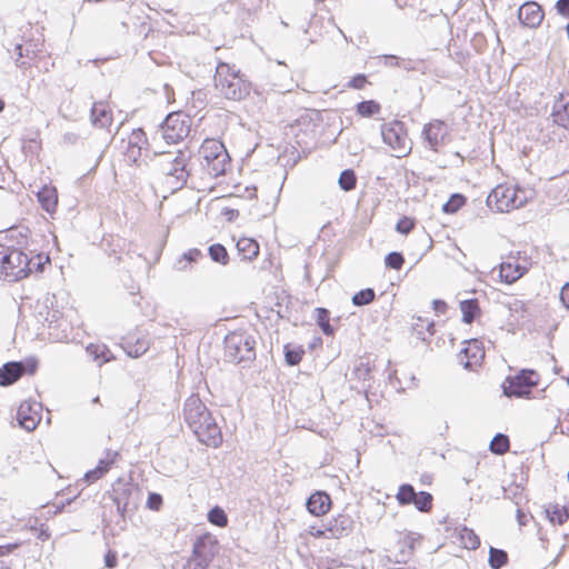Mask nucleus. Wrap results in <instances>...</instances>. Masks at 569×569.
Masks as SVG:
<instances>
[{
    "mask_svg": "<svg viewBox=\"0 0 569 569\" xmlns=\"http://www.w3.org/2000/svg\"><path fill=\"white\" fill-rule=\"evenodd\" d=\"M183 418L200 442L212 448L222 443L221 429L198 395H191L186 400Z\"/></svg>",
    "mask_w": 569,
    "mask_h": 569,
    "instance_id": "nucleus-1",
    "label": "nucleus"
},
{
    "mask_svg": "<svg viewBox=\"0 0 569 569\" xmlns=\"http://www.w3.org/2000/svg\"><path fill=\"white\" fill-rule=\"evenodd\" d=\"M193 152L189 148L156 153L154 164L162 176L163 183L172 191L188 184L192 172Z\"/></svg>",
    "mask_w": 569,
    "mask_h": 569,
    "instance_id": "nucleus-2",
    "label": "nucleus"
},
{
    "mask_svg": "<svg viewBox=\"0 0 569 569\" xmlns=\"http://www.w3.org/2000/svg\"><path fill=\"white\" fill-rule=\"evenodd\" d=\"M214 87L226 99L239 101L249 94L251 84L234 66L220 62L216 69Z\"/></svg>",
    "mask_w": 569,
    "mask_h": 569,
    "instance_id": "nucleus-3",
    "label": "nucleus"
},
{
    "mask_svg": "<svg viewBox=\"0 0 569 569\" xmlns=\"http://www.w3.org/2000/svg\"><path fill=\"white\" fill-rule=\"evenodd\" d=\"M254 346L253 337L247 332H230L224 338V358L246 368L256 359Z\"/></svg>",
    "mask_w": 569,
    "mask_h": 569,
    "instance_id": "nucleus-4",
    "label": "nucleus"
},
{
    "mask_svg": "<svg viewBox=\"0 0 569 569\" xmlns=\"http://www.w3.org/2000/svg\"><path fill=\"white\" fill-rule=\"evenodd\" d=\"M526 202V191L509 184H498L486 199L487 207L495 212H510Z\"/></svg>",
    "mask_w": 569,
    "mask_h": 569,
    "instance_id": "nucleus-5",
    "label": "nucleus"
},
{
    "mask_svg": "<svg viewBox=\"0 0 569 569\" xmlns=\"http://www.w3.org/2000/svg\"><path fill=\"white\" fill-rule=\"evenodd\" d=\"M2 272L10 281H18L32 272L29 256L17 248H2L0 250Z\"/></svg>",
    "mask_w": 569,
    "mask_h": 569,
    "instance_id": "nucleus-6",
    "label": "nucleus"
},
{
    "mask_svg": "<svg viewBox=\"0 0 569 569\" xmlns=\"http://www.w3.org/2000/svg\"><path fill=\"white\" fill-rule=\"evenodd\" d=\"M539 383V375L532 369H522L515 376H509L502 383L506 397L530 398L531 390Z\"/></svg>",
    "mask_w": 569,
    "mask_h": 569,
    "instance_id": "nucleus-7",
    "label": "nucleus"
},
{
    "mask_svg": "<svg viewBox=\"0 0 569 569\" xmlns=\"http://www.w3.org/2000/svg\"><path fill=\"white\" fill-rule=\"evenodd\" d=\"M191 119L182 112H171L162 121L160 130L162 138L169 144L178 143L188 137Z\"/></svg>",
    "mask_w": 569,
    "mask_h": 569,
    "instance_id": "nucleus-8",
    "label": "nucleus"
},
{
    "mask_svg": "<svg viewBox=\"0 0 569 569\" xmlns=\"http://www.w3.org/2000/svg\"><path fill=\"white\" fill-rule=\"evenodd\" d=\"M381 137L386 144L397 152L400 158L410 151V141L407 136L406 126L402 121L395 120L381 126Z\"/></svg>",
    "mask_w": 569,
    "mask_h": 569,
    "instance_id": "nucleus-9",
    "label": "nucleus"
},
{
    "mask_svg": "<svg viewBox=\"0 0 569 569\" xmlns=\"http://www.w3.org/2000/svg\"><path fill=\"white\" fill-rule=\"evenodd\" d=\"M218 551L217 538L211 533H204L196 539L189 565L196 563L199 569H207Z\"/></svg>",
    "mask_w": 569,
    "mask_h": 569,
    "instance_id": "nucleus-10",
    "label": "nucleus"
},
{
    "mask_svg": "<svg viewBox=\"0 0 569 569\" xmlns=\"http://www.w3.org/2000/svg\"><path fill=\"white\" fill-rule=\"evenodd\" d=\"M138 493V488L130 482L119 479L112 486L111 499L116 505L118 513L124 518L126 512L132 507H136L133 496Z\"/></svg>",
    "mask_w": 569,
    "mask_h": 569,
    "instance_id": "nucleus-11",
    "label": "nucleus"
},
{
    "mask_svg": "<svg viewBox=\"0 0 569 569\" xmlns=\"http://www.w3.org/2000/svg\"><path fill=\"white\" fill-rule=\"evenodd\" d=\"M422 134L430 149L438 151V148L445 143V139L448 136V127L446 122L435 120L423 127Z\"/></svg>",
    "mask_w": 569,
    "mask_h": 569,
    "instance_id": "nucleus-12",
    "label": "nucleus"
},
{
    "mask_svg": "<svg viewBox=\"0 0 569 569\" xmlns=\"http://www.w3.org/2000/svg\"><path fill=\"white\" fill-rule=\"evenodd\" d=\"M40 407L39 403L22 402L17 412L19 426L27 431L34 430L41 419L39 415Z\"/></svg>",
    "mask_w": 569,
    "mask_h": 569,
    "instance_id": "nucleus-13",
    "label": "nucleus"
},
{
    "mask_svg": "<svg viewBox=\"0 0 569 569\" xmlns=\"http://www.w3.org/2000/svg\"><path fill=\"white\" fill-rule=\"evenodd\" d=\"M519 21L528 28H537L543 19L541 7L535 1L525 2L518 10Z\"/></svg>",
    "mask_w": 569,
    "mask_h": 569,
    "instance_id": "nucleus-14",
    "label": "nucleus"
},
{
    "mask_svg": "<svg viewBox=\"0 0 569 569\" xmlns=\"http://www.w3.org/2000/svg\"><path fill=\"white\" fill-rule=\"evenodd\" d=\"M353 528V519L346 513L328 520L326 530L329 531L328 539H338L347 536Z\"/></svg>",
    "mask_w": 569,
    "mask_h": 569,
    "instance_id": "nucleus-15",
    "label": "nucleus"
},
{
    "mask_svg": "<svg viewBox=\"0 0 569 569\" xmlns=\"http://www.w3.org/2000/svg\"><path fill=\"white\" fill-rule=\"evenodd\" d=\"M551 117L557 126L569 130V94L560 93L555 100Z\"/></svg>",
    "mask_w": 569,
    "mask_h": 569,
    "instance_id": "nucleus-16",
    "label": "nucleus"
},
{
    "mask_svg": "<svg viewBox=\"0 0 569 569\" xmlns=\"http://www.w3.org/2000/svg\"><path fill=\"white\" fill-rule=\"evenodd\" d=\"M485 353L483 350L479 346L478 340H471L467 348H463L459 353V361L466 369H472L476 365H478Z\"/></svg>",
    "mask_w": 569,
    "mask_h": 569,
    "instance_id": "nucleus-17",
    "label": "nucleus"
},
{
    "mask_svg": "<svg viewBox=\"0 0 569 569\" xmlns=\"http://www.w3.org/2000/svg\"><path fill=\"white\" fill-rule=\"evenodd\" d=\"M308 511L316 516H322L327 513L331 506L330 496L325 491H317L312 493L307 500Z\"/></svg>",
    "mask_w": 569,
    "mask_h": 569,
    "instance_id": "nucleus-18",
    "label": "nucleus"
},
{
    "mask_svg": "<svg viewBox=\"0 0 569 569\" xmlns=\"http://www.w3.org/2000/svg\"><path fill=\"white\" fill-rule=\"evenodd\" d=\"M91 122L98 128H108L112 123L111 110L102 101L94 102L90 111Z\"/></svg>",
    "mask_w": 569,
    "mask_h": 569,
    "instance_id": "nucleus-19",
    "label": "nucleus"
},
{
    "mask_svg": "<svg viewBox=\"0 0 569 569\" xmlns=\"http://www.w3.org/2000/svg\"><path fill=\"white\" fill-rule=\"evenodd\" d=\"M23 373L22 362L11 361L0 368V386L7 387L20 379Z\"/></svg>",
    "mask_w": 569,
    "mask_h": 569,
    "instance_id": "nucleus-20",
    "label": "nucleus"
},
{
    "mask_svg": "<svg viewBox=\"0 0 569 569\" xmlns=\"http://www.w3.org/2000/svg\"><path fill=\"white\" fill-rule=\"evenodd\" d=\"M416 541L417 539L411 535L399 540L397 543L398 549L393 553V561L396 563H408L413 556Z\"/></svg>",
    "mask_w": 569,
    "mask_h": 569,
    "instance_id": "nucleus-21",
    "label": "nucleus"
},
{
    "mask_svg": "<svg viewBox=\"0 0 569 569\" xmlns=\"http://www.w3.org/2000/svg\"><path fill=\"white\" fill-rule=\"evenodd\" d=\"M37 199L43 210H46L49 213L54 212L58 204V194L56 188L43 186L37 192Z\"/></svg>",
    "mask_w": 569,
    "mask_h": 569,
    "instance_id": "nucleus-22",
    "label": "nucleus"
},
{
    "mask_svg": "<svg viewBox=\"0 0 569 569\" xmlns=\"http://www.w3.org/2000/svg\"><path fill=\"white\" fill-rule=\"evenodd\" d=\"M228 166L229 156L227 152H221L213 161L201 162L202 169L212 178L224 174Z\"/></svg>",
    "mask_w": 569,
    "mask_h": 569,
    "instance_id": "nucleus-23",
    "label": "nucleus"
},
{
    "mask_svg": "<svg viewBox=\"0 0 569 569\" xmlns=\"http://www.w3.org/2000/svg\"><path fill=\"white\" fill-rule=\"evenodd\" d=\"M527 271V268L523 266H520L519 263H512V262H502L500 264V278L506 283H513L517 281L520 277H522Z\"/></svg>",
    "mask_w": 569,
    "mask_h": 569,
    "instance_id": "nucleus-24",
    "label": "nucleus"
},
{
    "mask_svg": "<svg viewBox=\"0 0 569 569\" xmlns=\"http://www.w3.org/2000/svg\"><path fill=\"white\" fill-rule=\"evenodd\" d=\"M237 250L242 260H252L259 254V244L251 238H240L237 241Z\"/></svg>",
    "mask_w": 569,
    "mask_h": 569,
    "instance_id": "nucleus-25",
    "label": "nucleus"
},
{
    "mask_svg": "<svg viewBox=\"0 0 569 569\" xmlns=\"http://www.w3.org/2000/svg\"><path fill=\"white\" fill-rule=\"evenodd\" d=\"M221 152H227L221 142L216 140H206L200 150L202 156L201 162L213 161Z\"/></svg>",
    "mask_w": 569,
    "mask_h": 569,
    "instance_id": "nucleus-26",
    "label": "nucleus"
},
{
    "mask_svg": "<svg viewBox=\"0 0 569 569\" xmlns=\"http://www.w3.org/2000/svg\"><path fill=\"white\" fill-rule=\"evenodd\" d=\"M435 322L429 321L428 319H423L421 317L417 318V321L412 323V332L417 336L421 341H427L429 337L435 333Z\"/></svg>",
    "mask_w": 569,
    "mask_h": 569,
    "instance_id": "nucleus-27",
    "label": "nucleus"
},
{
    "mask_svg": "<svg viewBox=\"0 0 569 569\" xmlns=\"http://www.w3.org/2000/svg\"><path fill=\"white\" fill-rule=\"evenodd\" d=\"M546 515L551 523L563 525L569 518V508L558 503L549 505Z\"/></svg>",
    "mask_w": 569,
    "mask_h": 569,
    "instance_id": "nucleus-28",
    "label": "nucleus"
},
{
    "mask_svg": "<svg viewBox=\"0 0 569 569\" xmlns=\"http://www.w3.org/2000/svg\"><path fill=\"white\" fill-rule=\"evenodd\" d=\"M460 310L462 313V321L471 323L479 315L480 309L477 299H468L460 302Z\"/></svg>",
    "mask_w": 569,
    "mask_h": 569,
    "instance_id": "nucleus-29",
    "label": "nucleus"
},
{
    "mask_svg": "<svg viewBox=\"0 0 569 569\" xmlns=\"http://www.w3.org/2000/svg\"><path fill=\"white\" fill-rule=\"evenodd\" d=\"M316 321L326 336H333L335 328L330 325V312L326 308H316Z\"/></svg>",
    "mask_w": 569,
    "mask_h": 569,
    "instance_id": "nucleus-30",
    "label": "nucleus"
},
{
    "mask_svg": "<svg viewBox=\"0 0 569 569\" xmlns=\"http://www.w3.org/2000/svg\"><path fill=\"white\" fill-rule=\"evenodd\" d=\"M488 562L492 569H501L508 562V553L502 549L491 547Z\"/></svg>",
    "mask_w": 569,
    "mask_h": 569,
    "instance_id": "nucleus-31",
    "label": "nucleus"
},
{
    "mask_svg": "<svg viewBox=\"0 0 569 569\" xmlns=\"http://www.w3.org/2000/svg\"><path fill=\"white\" fill-rule=\"evenodd\" d=\"M509 438L503 433H497L489 445V449L492 453L503 455L509 450Z\"/></svg>",
    "mask_w": 569,
    "mask_h": 569,
    "instance_id": "nucleus-32",
    "label": "nucleus"
},
{
    "mask_svg": "<svg viewBox=\"0 0 569 569\" xmlns=\"http://www.w3.org/2000/svg\"><path fill=\"white\" fill-rule=\"evenodd\" d=\"M305 350L302 347H291L290 345L284 346V360L288 366H297L302 360Z\"/></svg>",
    "mask_w": 569,
    "mask_h": 569,
    "instance_id": "nucleus-33",
    "label": "nucleus"
},
{
    "mask_svg": "<svg viewBox=\"0 0 569 569\" xmlns=\"http://www.w3.org/2000/svg\"><path fill=\"white\" fill-rule=\"evenodd\" d=\"M208 252L212 261L218 262L222 266H226L229 261L228 251L220 243L211 244L208 249Z\"/></svg>",
    "mask_w": 569,
    "mask_h": 569,
    "instance_id": "nucleus-34",
    "label": "nucleus"
},
{
    "mask_svg": "<svg viewBox=\"0 0 569 569\" xmlns=\"http://www.w3.org/2000/svg\"><path fill=\"white\" fill-rule=\"evenodd\" d=\"M432 500H433V498H432L431 493H429L427 491H419V492H416V498L413 499L412 505H415V507L419 511L428 512L432 508Z\"/></svg>",
    "mask_w": 569,
    "mask_h": 569,
    "instance_id": "nucleus-35",
    "label": "nucleus"
},
{
    "mask_svg": "<svg viewBox=\"0 0 569 569\" xmlns=\"http://www.w3.org/2000/svg\"><path fill=\"white\" fill-rule=\"evenodd\" d=\"M416 492L411 485L403 483L399 487L396 498L401 506L411 505L416 498Z\"/></svg>",
    "mask_w": 569,
    "mask_h": 569,
    "instance_id": "nucleus-36",
    "label": "nucleus"
},
{
    "mask_svg": "<svg viewBox=\"0 0 569 569\" xmlns=\"http://www.w3.org/2000/svg\"><path fill=\"white\" fill-rule=\"evenodd\" d=\"M208 521L211 525L223 528L228 525V517L222 508L216 506L209 510Z\"/></svg>",
    "mask_w": 569,
    "mask_h": 569,
    "instance_id": "nucleus-37",
    "label": "nucleus"
},
{
    "mask_svg": "<svg viewBox=\"0 0 569 569\" xmlns=\"http://www.w3.org/2000/svg\"><path fill=\"white\" fill-rule=\"evenodd\" d=\"M376 299V292L371 288L362 289L352 296V303L362 307L371 303Z\"/></svg>",
    "mask_w": 569,
    "mask_h": 569,
    "instance_id": "nucleus-38",
    "label": "nucleus"
},
{
    "mask_svg": "<svg viewBox=\"0 0 569 569\" xmlns=\"http://www.w3.org/2000/svg\"><path fill=\"white\" fill-rule=\"evenodd\" d=\"M460 539L465 548L475 550L480 546L479 537L473 532V530L463 528L460 531Z\"/></svg>",
    "mask_w": 569,
    "mask_h": 569,
    "instance_id": "nucleus-39",
    "label": "nucleus"
},
{
    "mask_svg": "<svg viewBox=\"0 0 569 569\" xmlns=\"http://www.w3.org/2000/svg\"><path fill=\"white\" fill-rule=\"evenodd\" d=\"M381 107L375 100H365L357 104V112L362 117H372L379 113Z\"/></svg>",
    "mask_w": 569,
    "mask_h": 569,
    "instance_id": "nucleus-40",
    "label": "nucleus"
},
{
    "mask_svg": "<svg viewBox=\"0 0 569 569\" xmlns=\"http://www.w3.org/2000/svg\"><path fill=\"white\" fill-rule=\"evenodd\" d=\"M338 183L343 191H350L356 188L357 177L353 170L346 169L340 173Z\"/></svg>",
    "mask_w": 569,
    "mask_h": 569,
    "instance_id": "nucleus-41",
    "label": "nucleus"
},
{
    "mask_svg": "<svg viewBox=\"0 0 569 569\" xmlns=\"http://www.w3.org/2000/svg\"><path fill=\"white\" fill-rule=\"evenodd\" d=\"M466 202V197L461 193H453L449 198V200L443 203L442 211L445 213H455L457 212Z\"/></svg>",
    "mask_w": 569,
    "mask_h": 569,
    "instance_id": "nucleus-42",
    "label": "nucleus"
},
{
    "mask_svg": "<svg viewBox=\"0 0 569 569\" xmlns=\"http://www.w3.org/2000/svg\"><path fill=\"white\" fill-rule=\"evenodd\" d=\"M385 263L388 268L400 270L405 263V258L401 252H389L385 258Z\"/></svg>",
    "mask_w": 569,
    "mask_h": 569,
    "instance_id": "nucleus-43",
    "label": "nucleus"
},
{
    "mask_svg": "<svg viewBox=\"0 0 569 569\" xmlns=\"http://www.w3.org/2000/svg\"><path fill=\"white\" fill-rule=\"evenodd\" d=\"M119 453L117 451L108 450L106 457L99 460L97 468L104 475L116 462Z\"/></svg>",
    "mask_w": 569,
    "mask_h": 569,
    "instance_id": "nucleus-44",
    "label": "nucleus"
},
{
    "mask_svg": "<svg viewBox=\"0 0 569 569\" xmlns=\"http://www.w3.org/2000/svg\"><path fill=\"white\" fill-rule=\"evenodd\" d=\"M201 257H203V254L199 249H196V248L190 249L183 253L182 259L179 260L177 268L179 270H183L186 268V266H180L183 260L188 261V262H196Z\"/></svg>",
    "mask_w": 569,
    "mask_h": 569,
    "instance_id": "nucleus-45",
    "label": "nucleus"
},
{
    "mask_svg": "<svg viewBox=\"0 0 569 569\" xmlns=\"http://www.w3.org/2000/svg\"><path fill=\"white\" fill-rule=\"evenodd\" d=\"M415 227V221L409 217H402L396 224V230L399 233L408 234Z\"/></svg>",
    "mask_w": 569,
    "mask_h": 569,
    "instance_id": "nucleus-46",
    "label": "nucleus"
},
{
    "mask_svg": "<svg viewBox=\"0 0 569 569\" xmlns=\"http://www.w3.org/2000/svg\"><path fill=\"white\" fill-rule=\"evenodd\" d=\"M163 499L160 493L150 492L147 499V507L151 510H159L162 506Z\"/></svg>",
    "mask_w": 569,
    "mask_h": 569,
    "instance_id": "nucleus-47",
    "label": "nucleus"
},
{
    "mask_svg": "<svg viewBox=\"0 0 569 569\" xmlns=\"http://www.w3.org/2000/svg\"><path fill=\"white\" fill-rule=\"evenodd\" d=\"M14 52L17 54V59H16L17 66H19V67L24 66L26 62L24 61L20 62V59L23 58V57H29L30 56L29 48H24L22 44H16Z\"/></svg>",
    "mask_w": 569,
    "mask_h": 569,
    "instance_id": "nucleus-48",
    "label": "nucleus"
},
{
    "mask_svg": "<svg viewBox=\"0 0 569 569\" xmlns=\"http://www.w3.org/2000/svg\"><path fill=\"white\" fill-rule=\"evenodd\" d=\"M385 67H399V57L393 54H382L378 57Z\"/></svg>",
    "mask_w": 569,
    "mask_h": 569,
    "instance_id": "nucleus-49",
    "label": "nucleus"
},
{
    "mask_svg": "<svg viewBox=\"0 0 569 569\" xmlns=\"http://www.w3.org/2000/svg\"><path fill=\"white\" fill-rule=\"evenodd\" d=\"M367 83V78L365 74L355 76L348 83V87L353 89H362Z\"/></svg>",
    "mask_w": 569,
    "mask_h": 569,
    "instance_id": "nucleus-50",
    "label": "nucleus"
},
{
    "mask_svg": "<svg viewBox=\"0 0 569 569\" xmlns=\"http://www.w3.org/2000/svg\"><path fill=\"white\" fill-rule=\"evenodd\" d=\"M506 306L508 307V309L511 312H516V313L526 310L525 302L522 300H519V299H513L512 301L507 302Z\"/></svg>",
    "mask_w": 569,
    "mask_h": 569,
    "instance_id": "nucleus-51",
    "label": "nucleus"
},
{
    "mask_svg": "<svg viewBox=\"0 0 569 569\" xmlns=\"http://www.w3.org/2000/svg\"><path fill=\"white\" fill-rule=\"evenodd\" d=\"M147 350H148L147 345L144 342L138 341L137 345L134 346L133 350L132 349L128 350V355L130 357L138 358L139 356L143 355Z\"/></svg>",
    "mask_w": 569,
    "mask_h": 569,
    "instance_id": "nucleus-52",
    "label": "nucleus"
},
{
    "mask_svg": "<svg viewBox=\"0 0 569 569\" xmlns=\"http://www.w3.org/2000/svg\"><path fill=\"white\" fill-rule=\"evenodd\" d=\"M556 9L559 14L569 18V0H558Z\"/></svg>",
    "mask_w": 569,
    "mask_h": 569,
    "instance_id": "nucleus-53",
    "label": "nucleus"
},
{
    "mask_svg": "<svg viewBox=\"0 0 569 569\" xmlns=\"http://www.w3.org/2000/svg\"><path fill=\"white\" fill-rule=\"evenodd\" d=\"M117 562H118L117 553L109 550L104 555V566L109 569H113L117 566Z\"/></svg>",
    "mask_w": 569,
    "mask_h": 569,
    "instance_id": "nucleus-54",
    "label": "nucleus"
},
{
    "mask_svg": "<svg viewBox=\"0 0 569 569\" xmlns=\"http://www.w3.org/2000/svg\"><path fill=\"white\" fill-rule=\"evenodd\" d=\"M102 476H103V473L96 467L94 469L86 472L84 480L88 483H91V482L100 479Z\"/></svg>",
    "mask_w": 569,
    "mask_h": 569,
    "instance_id": "nucleus-55",
    "label": "nucleus"
},
{
    "mask_svg": "<svg viewBox=\"0 0 569 569\" xmlns=\"http://www.w3.org/2000/svg\"><path fill=\"white\" fill-rule=\"evenodd\" d=\"M399 68H402L407 71L417 70L416 62L411 59H399Z\"/></svg>",
    "mask_w": 569,
    "mask_h": 569,
    "instance_id": "nucleus-56",
    "label": "nucleus"
},
{
    "mask_svg": "<svg viewBox=\"0 0 569 569\" xmlns=\"http://www.w3.org/2000/svg\"><path fill=\"white\" fill-rule=\"evenodd\" d=\"M560 300L562 305L569 309V282L561 288Z\"/></svg>",
    "mask_w": 569,
    "mask_h": 569,
    "instance_id": "nucleus-57",
    "label": "nucleus"
},
{
    "mask_svg": "<svg viewBox=\"0 0 569 569\" xmlns=\"http://www.w3.org/2000/svg\"><path fill=\"white\" fill-rule=\"evenodd\" d=\"M42 258H43L42 254H32L31 257H29V260L32 261V263H31L32 271L41 270Z\"/></svg>",
    "mask_w": 569,
    "mask_h": 569,
    "instance_id": "nucleus-58",
    "label": "nucleus"
},
{
    "mask_svg": "<svg viewBox=\"0 0 569 569\" xmlns=\"http://www.w3.org/2000/svg\"><path fill=\"white\" fill-rule=\"evenodd\" d=\"M433 310L438 313H445L447 311V303L443 300L435 299L432 301Z\"/></svg>",
    "mask_w": 569,
    "mask_h": 569,
    "instance_id": "nucleus-59",
    "label": "nucleus"
},
{
    "mask_svg": "<svg viewBox=\"0 0 569 569\" xmlns=\"http://www.w3.org/2000/svg\"><path fill=\"white\" fill-rule=\"evenodd\" d=\"M62 140L67 144H74L79 140V134L74 132H66L62 137Z\"/></svg>",
    "mask_w": 569,
    "mask_h": 569,
    "instance_id": "nucleus-60",
    "label": "nucleus"
},
{
    "mask_svg": "<svg viewBox=\"0 0 569 569\" xmlns=\"http://www.w3.org/2000/svg\"><path fill=\"white\" fill-rule=\"evenodd\" d=\"M312 531L311 533L315 536V537H318V538H327L328 539V535H329V531L326 530V523H323L321 526V528L319 529H316L315 527L311 528Z\"/></svg>",
    "mask_w": 569,
    "mask_h": 569,
    "instance_id": "nucleus-61",
    "label": "nucleus"
},
{
    "mask_svg": "<svg viewBox=\"0 0 569 569\" xmlns=\"http://www.w3.org/2000/svg\"><path fill=\"white\" fill-rule=\"evenodd\" d=\"M73 501V499H66V501H61L59 503H54L53 507H54V511L53 513L57 515V513H60L63 508L67 506V505H70L71 502Z\"/></svg>",
    "mask_w": 569,
    "mask_h": 569,
    "instance_id": "nucleus-62",
    "label": "nucleus"
},
{
    "mask_svg": "<svg viewBox=\"0 0 569 569\" xmlns=\"http://www.w3.org/2000/svg\"><path fill=\"white\" fill-rule=\"evenodd\" d=\"M517 521L521 527L527 525V516L521 509H517Z\"/></svg>",
    "mask_w": 569,
    "mask_h": 569,
    "instance_id": "nucleus-63",
    "label": "nucleus"
},
{
    "mask_svg": "<svg viewBox=\"0 0 569 569\" xmlns=\"http://www.w3.org/2000/svg\"><path fill=\"white\" fill-rule=\"evenodd\" d=\"M14 545L0 546V557L8 555L10 551L14 549Z\"/></svg>",
    "mask_w": 569,
    "mask_h": 569,
    "instance_id": "nucleus-64",
    "label": "nucleus"
}]
</instances>
